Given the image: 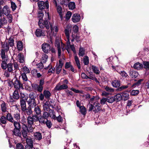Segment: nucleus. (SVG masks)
Returning <instances> with one entry per match:
<instances>
[{"label": "nucleus", "instance_id": "f3484780", "mask_svg": "<svg viewBox=\"0 0 149 149\" xmlns=\"http://www.w3.org/2000/svg\"><path fill=\"white\" fill-rule=\"evenodd\" d=\"M7 112L8 113L6 116L7 120L10 122L13 123V124H14V122H17L14 120V118L11 113H9L8 111H7Z\"/></svg>", "mask_w": 149, "mask_h": 149}, {"label": "nucleus", "instance_id": "0e129e2a", "mask_svg": "<svg viewBox=\"0 0 149 149\" xmlns=\"http://www.w3.org/2000/svg\"><path fill=\"white\" fill-rule=\"evenodd\" d=\"M7 70L9 72H11L13 70V65L12 63H9L7 65Z\"/></svg>", "mask_w": 149, "mask_h": 149}, {"label": "nucleus", "instance_id": "c9c22d12", "mask_svg": "<svg viewBox=\"0 0 149 149\" xmlns=\"http://www.w3.org/2000/svg\"><path fill=\"white\" fill-rule=\"evenodd\" d=\"M80 111L81 113L83 115L85 116L86 115V110L85 107L83 105L81 106L80 108H79Z\"/></svg>", "mask_w": 149, "mask_h": 149}, {"label": "nucleus", "instance_id": "aec40b11", "mask_svg": "<svg viewBox=\"0 0 149 149\" xmlns=\"http://www.w3.org/2000/svg\"><path fill=\"white\" fill-rule=\"evenodd\" d=\"M129 72L130 75L132 78H136L138 76V72L136 71L130 70Z\"/></svg>", "mask_w": 149, "mask_h": 149}, {"label": "nucleus", "instance_id": "0eeeda50", "mask_svg": "<svg viewBox=\"0 0 149 149\" xmlns=\"http://www.w3.org/2000/svg\"><path fill=\"white\" fill-rule=\"evenodd\" d=\"M13 86L15 89V90L20 91V89H24L23 84L17 78H16L15 80L13 82Z\"/></svg>", "mask_w": 149, "mask_h": 149}, {"label": "nucleus", "instance_id": "2eb2a0df", "mask_svg": "<svg viewBox=\"0 0 149 149\" xmlns=\"http://www.w3.org/2000/svg\"><path fill=\"white\" fill-rule=\"evenodd\" d=\"M27 121L28 123L27 127H28L29 128L32 129L33 127H32V125L34 124V121L33 120V119H32V118H31V116H29L28 117Z\"/></svg>", "mask_w": 149, "mask_h": 149}, {"label": "nucleus", "instance_id": "49530a36", "mask_svg": "<svg viewBox=\"0 0 149 149\" xmlns=\"http://www.w3.org/2000/svg\"><path fill=\"white\" fill-rule=\"evenodd\" d=\"M38 115L34 114L31 117L32 118V119H33V120L35 122H37L38 121H39V120H40V117L39 116H38Z\"/></svg>", "mask_w": 149, "mask_h": 149}, {"label": "nucleus", "instance_id": "4c0bfd02", "mask_svg": "<svg viewBox=\"0 0 149 149\" xmlns=\"http://www.w3.org/2000/svg\"><path fill=\"white\" fill-rule=\"evenodd\" d=\"M59 64L58 65L56 64V68L57 69H60L61 70L62 68L63 64L62 59H60L59 61Z\"/></svg>", "mask_w": 149, "mask_h": 149}, {"label": "nucleus", "instance_id": "20e7f679", "mask_svg": "<svg viewBox=\"0 0 149 149\" xmlns=\"http://www.w3.org/2000/svg\"><path fill=\"white\" fill-rule=\"evenodd\" d=\"M101 110L100 104L98 102H94L93 104H90L88 111H90L93 110V111L95 113H99Z\"/></svg>", "mask_w": 149, "mask_h": 149}, {"label": "nucleus", "instance_id": "e433bc0d", "mask_svg": "<svg viewBox=\"0 0 149 149\" xmlns=\"http://www.w3.org/2000/svg\"><path fill=\"white\" fill-rule=\"evenodd\" d=\"M13 117L15 119L17 122L19 121L20 119V113L18 112H15L13 114Z\"/></svg>", "mask_w": 149, "mask_h": 149}, {"label": "nucleus", "instance_id": "ddd939ff", "mask_svg": "<svg viewBox=\"0 0 149 149\" xmlns=\"http://www.w3.org/2000/svg\"><path fill=\"white\" fill-rule=\"evenodd\" d=\"M68 88L67 85L63 84L60 85L59 84H57L54 88V90L60 91L61 90L66 89Z\"/></svg>", "mask_w": 149, "mask_h": 149}, {"label": "nucleus", "instance_id": "2f4dec72", "mask_svg": "<svg viewBox=\"0 0 149 149\" xmlns=\"http://www.w3.org/2000/svg\"><path fill=\"white\" fill-rule=\"evenodd\" d=\"M17 46L18 51H22L23 49V43L21 41H19L17 43Z\"/></svg>", "mask_w": 149, "mask_h": 149}, {"label": "nucleus", "instance_id": "4be33fe9", "mask_svg": "<svg viewBox=\"0 0 149 149\" xmlns=\"http://www.w3.org/2000/svg\"><path fill=\"white\" fill-rule=\"evenodd\" d=\"M47 15L48 19H45L43 23L44 24L46 29H49V27L48 24V22H49L48 20H50V19L49 16V12H47Z\"/></svg>", "mask_w": 149, "mask_h": 149}, {"label": "nucleus", "instance_id": "9b49d317", "mask_svg": "<svg viewBox=\"0 0 149 149\" xmlns=\"http://www.w3.org/2000/svg\"><path fill=\"white\" fill-rule=\"evenodd\" d=\"M35 34L37 37L44 36H45V31L40 29H38L36 30Z\"/></svg>", "mask_w": 149, "mask_h": 149}, {"label": "nucleus", "instance_id": "a211bd4d", "mask_svg": "<svg viewBox=\"0 0 149 149\" xmlns=\"http://www.w3.org/2000/svg\"><path fill=\"white\" fill-rule=\"evenodd\" d=\"M53 3L56 7L57 12L58 14L61 13H63L62 9L61 6L59 5H58L57 3L56 0H54L53 1Z\"/></svg>", "mask_w": 149, "mask_h": 149}, {"label": "nucleus", "instance_id": "412c9836", "mask_svg": "<svg viewBox=\"0 0 149 149\" xmlns=\"http://www.w3.org/2000/svg\"><path fill=\"white\" fill-rule=\"evenodd\" d=\"M2 12L6 15H8L10 12L9 8L7 5L4 6L2 9Z\"/></svg>", "mask_w": 149, "mask_h": 149}, {"label": "nucleus", "instance_id": "473e14b6", "mask_svg": "<svg viewBox=\"0 0 149 149\" xmlns=\"http://www.w3.org/2000/svg\"><path fill=\"white\" fill-rule=\"evenodd\" d=\"M85 54V49L83 47H81L79 49L78 55L79 56L83 57Z\"/></svg>", "mask_w": 149, "mask_h": 149}, {"label": "nucleus", "instance_id": "864d4df0", "mask_svg": "<svg viewBox=\"0 0 149 149\" xmlns=\"http://www.w3.org/2000/svg\"><path fill=\"white\" fill-rule=\"evenodd\" d=\"M34 111L35 112L37 115H39L41 113V110L38 106L35 107L34 109Z\"/></svg>", "mask_w": 149, "mask_h": 149}, {"label": "nucleus", "instance_id": "a878e982", "mask_svg": "<svg viewBox=\"0 0 149 149\" xmlns=\"http://www.w3.org/2000/svg\"><path fill=\"white\" fill-rule=\"evenodd\" d=\"M71 28L70 26H68L65 30V33L66 37H70V33L71 32Z\"/></svg>", "mask_w": 149, "mask_h": 149}, {"label": "nucleus", "instance_id": "338daca9", "mask_svg": "<svg viewBox=\"0 0 149 149\" xmlns=\"http://www.w3.org/2000/svg\"><path fill=\"white\" fill-rule=\"evenodd\" d=\"M104 88L106 91L109 92H113L114 91V89L107 86H104Z\"/></svg>", "mask_w": 149, "mask_h": 149}, {"label": "nucleus", "instance_id": "5fc2aeb1", "mask_svg": "<svg viewBox=\"0 0 149 149\" xmlns=\"http://www.w3.org/2000/svg\"><path fill=\"white\" fill-rule=\"evenodd\" d=\"M107 102L109 103H111L115 101L114 97H107Z\"/></svg>", "mask_w": 149, "mask_h": 149}, {"label": "nucleus", "instance_id": "6ab92c4d", "mask_svg": "<svg viewBox=\"0 0 149 149\" xmlns=\"http://www.w3.org/2000/svg\"><path fill=\"white\" fill-rule=\"evenodd\" d=\"M143 67V65L139 62L135 63L133 66V68L134 69L138 70L142 69Z\"/></svg>", "mask_w": 149, "mask_h": 149}, {"label": "nucleus", "instance_id": "052dcab7", "mask_svg": "<svg viewBox=\"0 0 149 149\" xmlns=\"http://www.w3.org/2000/svg\"><path fill=\"white\" fill-rule=\"evenodd\" d=\"M70 90L76 93H80L81 94H83V91L77 90L73 87L71 88H70Z\"/></svg>", "mask_w": 149, "mask_h": 149}, {"label": "nucleus", "instance_id": "3c124183", "mask_svg": "<svg viewBox=\"0 0 149 149\" xmlns=\"http://www.w3.org/2000/svg\"><path fill=\"white\" fill-rule=\"evenodd\" d=\"M2 48H3V49H4L6 52H7L9 48V44L6 42L5 44H4L2 45Z\"/></svg>", "mask_w": 149, "mask_h": 149}, {"label": "nucleus", "instance_id": "69168bd1", "mask_svg": "<svg viewBox=\"0 0 149 149\" xmlns=\"http://www.w3.org/2000/svg\"><path fill=\"white\" fill-rule=\"evenodd\" d=\"M79 31V27L77 25H75L73 26L72 31L74 33H77Z\"/></svg>", "mask_w": 149, "mask_h": 149}, {"label": "nucleus", "instance_id": "ea45409f", "mask_svg": "<svg viewBox=\"0 0 149 149\" xmlns=\"http://www.w3.org/2000/svg\"><path fill=\"white\" fill-rule=\"evenodd\" d=\"M14 37L12 36L9 38V42L8 44L10 47H13L14 45Z\"/></svg>", "mask_w": 149, "mask_h": 149}, {"label": "nucleus", "instance_id": "79ce46f5", "mask_svg": "<svg viewBox=\"0 0 149 149\" xmlns=\"http://www.w3.org/2000/svg\"><path fill=\"white\" fill-rule=\"evenodd\" d=\"M68 7L71 10H73L75 8V3L74 2H71L68 4Z\"/></svg>", "mask_w": 149, "mask_h": 149}, {"label": "nucleus", "instance_id": "9d476101", "mask_svg": "<svg viewBox=\"0 0 149 149\" xmlns=\"http://www.w3.org/2000/svg\"><path fill=\"white\" fill-rule=\"evenodd\" d=\"M111 81V84L113 87L118 88L120 87V80L114 78Z\"/></svg>", "mask_w": 149, "mask_h": 149}, {"label": "nucleus", "instance_id": "423d86ee", "mask_svg": "<svg viewBox=\"0 0 149 149\" xmlns=\"http://www.w3.org/2000/svg\"><path fill=\"white\" fill-rule=\"evenodd\" d=\"M28 127L26 125L24 124V126L22 127V130L21 131L22 135L24 139L27 137L28 132L31 133L33 131L32 129L31 128H29V130Z\"/></svg>", "mask_w": 149, "mask_h": 149}, {"label": "nucleus", "instance_id": "e2e57ef3", "mask_svg": "<svg viewBox=\"0 0 149 149\" xmlns=\"http://www.w3.org/2000/svg\"><path fill=\"white\" fill-rule=\"evenodd\" d=\"M72 15V13L70 11H68L67 12L65 15V18L67 20H68L70 19Z\"/></svg>", "mask_w": 149, "mask_h": 149}, {"label": "nucleus", "instance_id": "de8ad7c7", "mask_svg": "<svg viewBox=\"0 0 149 149\" xmlns=\"http://www.w3.org/2000/svg\"><path fill=\"white\" fill-rule=\"evenodd\" d=\"M83 62L85 65H87L89 63V58L87 56H86L84 57Z\"/></svg>", "mask_w": 149, "mask_h": 149}, {"label": "nucleus", "instance_id": "58836bf2", "mask_svg": "<svg viewBox=\"0 0 149 149\" xmlns=\"http://www.w3.org/2000/svg\"><path fill=\"white\" fill-rule=\"evenodd\" d=\"M38 17L39 18V20H42V18L44 16V12L43 10H40L38 12Z\"/></svg>", "mask_w": 149, "mask_h": 149}, {"label": "nucleus", "instance_id": "39448f33", "mask_svg": "<svg viewBox=\"0 0 149 149\" xmlns=\"http://www.w3.org/2000/svg\"><path fill=\"white\" fill-rule=\"evenodd\" d=\"M37 4L39 10H43L45 9L49 10V4L48 0L45 2L42 1H38Z\"/></svg>", "mask_w": 149, "mask_h": 149}, {"label": "nucleus", "instance_id": "1a4fd4ad", "mask_svg": "<svg viewBox=\"0 0 149 149\" xmlns=\"http://www.w3.org/2000/svg\"><path fill=\"white\" fill-rule=\"evenodd\" d=\"M40 120H39L40 123H44L45 122V120H48L49 117V115L47 112L44 111L42 115L39 116Z\"/></svg>", "mask_w": 149, "mask_h": 149}, {"label": "nucleus", "instance_id": "b1692460", "mask_svg": "<svg viewBox=\"0 0 149 149\" xmlns=\"http://www.w3.org/2000/svg\"><path fill=\"white\" fill-rule=\"evenodd\" d=\"M26 139V142L27 144L26 146L33 147V139L27 138Z\"/></svg>", "mask_w": 149, "mask_h": 149}, {"label": "nucleus", "instance_id": "7ed1b4c3", "mask_svg": "<svg viewBox=\"0 0 149 149\" xmlns=\"http://www.w3.org/2000/svg\"><path fill=\"white\" fill-rule=\"evenodd\" d=\"M24 97V96H21L20 103L21 110L22 111L26 113L27 115L30 116L31 114V113L29 111H28V107L27 108L26 107V101L27 100V98L24 99L23 98Z\"/></svg>", "mask_w": 149, "mask_h": 149}, {"label": "nucleus", "instance_id": "4d7b16f0", "mask_svg": "<svg viewBox=\"0 0 149 149\" xmlns=\"http://www.w3.org/2000/svg\"><path fill=\"white\" fill-rule=\"evenodd\" d=\"M48 56L46 54H44L42 55V60L43 63H45L46 62L48 58Z\"/></svg>", "mask_w": 149, "mask_h": 149}, {"label": "nucleus", "instance_id": "680f3d73", "mask_svg": "<svg viewBox=\"0 0 149 149\" xmlns=\"http://www.w3.org/2000/svg\"><path fill=\"white\" fill-rule=\"evenodd\" d=\"M21 75L23 82L26 81L28 80V79L26 73H22L21 74Z\"/></svg>", "mask_w": 149, "mask_h": 149}, {"label": "nucleus", "instance_id": "f03ea898", "mask_svg": "<svg viewBox=\"0 0 149 149\" xmlns=\"http://www.w3.org/2000/svg\"><path fill=\"white\" fill-rule=\"evenodd\" d=\"M14 128L11 131V134L13 137L21 138L22 134L21 132V126L19 122H14L13 125Z\"/></svg>", "mask_w": 149, "mask_h": 149}, {"label": "nucleus", "instance_id": "f257e3e1", "mask_svg": "<svg viewBox=\"0 0 149 149\" xmlns=\"http://www.w3.org/2000/svg\"><path fill=\"white\" fill-rule=\"evenodd\" d=\"M29 100L27 101L29 105L28 107V111L30 112L31 114L32 113L31 110V108H33L35 107L37 104L35 100L36 98V94L34 92H31L29 94Z\"/></svg>", "mask_w": 149, "mask_h": 149}, {"label": "nucleus", "instance_id": "774afa93", "mask_svg": "<svg viewBox=\"0 0 149 149\" xmlns=\"http://www.w3.org/2000/svg\"><path fill=\"white\" fill-rule=\"evenodd\" d=\"M11 7L12 8V10L13 11H14L16 9L17 6H16L15 3L13 1H11Z\"/></svg>", "mask_w": 149, "mask_h": 149}, {"label": "nucleus", "instance_id": "13d9d810", "mask_svg": "<svg viewBox=\"0 0 149 149\" xmlns=\"http://www.w3.org/2000/svg\"><path fill=\"white\" fill-rule=\"evenodd\" d=\"M44 124H45L47 125V126L49 128H50L52 125L51 121L50 120H47L46 121H45V122L44 123H43Z\"/></svg>", "mask_w": 149, "mask_h": 149}, {"label": "nucleus", "instance_id": "4468645a", "mask_svg": "<svg viewBox=\"0 0 149 149\" xmlns=\"http://www.w3.org/2000/svg\"><path fill=\"white\" fill-rule=\"evenodd\" d=\"M80 19V16L79 14L75 13L73 15L72 19L74 23H76L79 21Z\"/></svg>", "mask_w": 149, "mask_h": 149}, {"label": "nucleus", "instance_id": "37998d69", "mask_svg": "<svg viewBox=\"0 0 149 149\" xmlns=\"http://www.w3.org/2000/svg\"><path fill=\"white\" fill-rule=\"evenodd\" d=\"M74 59L76 63L77 66L79 69H80L81 68V66L78 57L77 56H74Z\"/></svg>", "mask_w": 149, "mask_h": 149}, {"label": "nucleus", "instance_id": "72a5a7b5", "mask_svg": "<svg viewBox=\"0 0 149 149\" xmlns=\"http://www.w3.org/2000/svg\"><path fill=\"white\" fill-rule=\"evenodd\" d=\"M19 61L22 63H24V55L21 53H20L18 55Z\"/></svg>", "mask_w": 149, "mask_h": 149}, {"label": "nucleus", "instance_id": "5701e85b", "mask_svg": "<svg viewBox=\"0 0 149 149\" xmlns=\"http://www.w3.org/2000/svg\"><path fill=\"white\" fill-rule=\"evenodd\" d=\"M20 91L15 90L13 94L12 97L15 99L16 100H18L19 98V91Z\"/></svg>", "mask_w": 149, "mask_h": 149}, {"label": "nucleus", "instance_id": "6e6d98bb", "mask_svg": "<svg viewBox=\"0 0 149 149\" xmlns=\"http://www.w3.org/2000/svg\"><path fill=\"white\" fill-rule=\"evenodd\" d=\"M139 92L138 90H132L131 92V95L132 96L137 95L139 93Z\"/></svg>", "mask_w": 149, "mask_h": 149}, {"label": "nucleus", "instance_id": "393cba45", "mask_svg": "<svg viewBox=\"0 0 149 149\" xmlns=\"http://www.w3.org/2000/svg\"><path fill=\"white\" fill-rule=\"evenodd\" d=\"M34 136L36 139L39 141L41 140L42 139L41 133L39 132H36L34 133Z\"/></svg>", "mask_w": 149, "mask_h": 149}, {"label": "nucleus", "instance_id": "7c9ffc66", "mask_svg": "<svg viewBox=\"0 0 149 149\" xmlns=\"http://www.w3.org/2000/svg\"><path fill=\"white\" fill-rule=\"evenodd\" d=\"M16 144V146H15V149H24V146L23 144L21 143H17L15 142Z\"/></svg>", "mask_w": 149, "mask_h": 149}, {"label": "nucleus", "instance_id": "603ef678", "mask_svg": "<svg viewBox=\"0 0 149 149\" xmlns=\"http://www.w3.org/2000/svg\"><path fill=\"white\" fill-rule=\"evenodd\" d=\"M131 105L132 101L128 100V101L126 107V111L128 113V112H130V110L129 109L130 107V106H131Z\"/></svg>", "mask_w": 149, "mask_h": 149}, {"label": "nucleus", "instance_id": "f704fd0d", "mask_svg": "<svg viewBox=\"0 0 149 149\" xmlns=\"http://www.w3.org/2000/svg\"><path fill=\"white\" fill-rule=\"evenodd\" d=\"M8 60V59H4L3 60L2 63L1 64V67L3 70H5L7 67V61Z\"/></svg>", "mask_w": 149, "mask_h": 149}, {"label": "nucleus", "instance_id": "a18cd8bd", "mask_svg": "<svg viewBox=\"0 0 149 149\" xmlns=\"http://www.w3.org/2000/svg\"><path fill=\"white\" fill-rule=\"evenodd\" d=\"M1 110L2 112H6V111L7 107H6V103L3 101L2 103L1 104Z\"/></svg>", "mask_w": 149, "mask_h": 149}, {"label": "nucleus", "instance_id": "f8f14e48", "mask_svg": "<svg viewBox=\"0 0 149 149\" xmlns=\"http://www.w3.org/2000/svg\"><path fill=\"white\" fill-rule=\"evenodd\" d=\"M55 46L57 47L58 58L61 56V50L60 45V40L59 39H56L55 42Z\"/></svg>", "mask_w": 149, "mask_h": 149}, {"label": "nucleus", "instance_id": "09e8293b", "mask_svg": "<svg viewBox=\"0 0 149 149\" xmlns=\"http://www.w3.org/2000/svg\"><path fill=\"white\" fill-rule=\"evenodd\" d=\"M7 119L6 116H2L0 119V121L1 123L3 124H5L6 123Z\"/></svg>", "mask_w": 149, "mask_h": 149}, {"label": "nucleus", "instance_id": "6e6552de", "mask_svg": "<svg viewBox=\"0 0 149 149\" xmlns=\"http://www.w3.org/2000/svg\"><path fill=\"white\" fill-rule=\"evenodd\" d=\"M41 48L44 53L47 54L50 51L51 47L49 44L44 43L42 44Z\"/></svg>", "mask_w": 149, "mask_h": 149}, {"label": "nucleus", "instance_id": "c85d7f7f", "mask_svg": "<svg viewBox=\"0 0 149 149\" xmlns=\"http://www.w3.org/2000/svg\"><path fill=\"white\" fill-rule=\"evenodd\" d=\"M131 83H128L127 85H123L118 88L117 91H121L126 89L128 88H130Z\"/></svg>", "mask_w": 149, "mask_h": 149}, {"label": "nucleus", "instance_id": "c03bdc74", "mask_svg": "<svg viewBox=\"0 0 149 149\" xmlns=\"http://www.w3.org/2000/svg\"><path fill=\"white\" fill-rule=\"evenodd\" d=\"M92 69L94 73L96 74H99L100 73V71L99 70L98 68L96 66L92 65Z\"/></svg>", "mask_w": 149, "mask_h": 149}, {"label": "nucleus", "instance_id": "8fccbe9b", "mask_svg": "<svg viewBox=\"0 0 149 149\" xmlns=\"http://www.w3.org/2000/svg\"><path fill=\"white\" fill-rule=\"evenodd\" d=\"M143 68L146 69H149V61H144L143 62Z\"/></svg>", "mask_w": 149, "mask_h": 149}, {"label": "nucleus", "instance_id": "bf43d9fd", "mask_svg": "<svg viewBox=\"0 0 149 149\" xmlns=\"http://www.w3.org/2000/svg\"><path fill=\"white\" fill-rule=\"evenodd\" d=\"M119 73L121 75L123 78H126L128 76L127 73L124 71H120Z\"/></svg>", "mask_w": 149, "mask_h": 149}, {"label": "nucleus", "instance_id": "c756f323", "mask_svg": "<svg viewBox=\"0 0 149 149\" xmlns=\"http://www.w3.org/2000/svg\"><path fill=\"white\" fill-rule=\"evenodd\" d=\"M114 97L115 101H116V102H118L121 100H123L121 94H117L115 95Z\"/></svg>", "mask_w": 149, "mask_h": 149}, {"label": "nucleus", "instance_id": "cd10ccee", "mask_svg": "<svg viewBox=\"0 0 149 149\" xmlns=\"http://www.w3.org/2000/svg\"><path fill=\"white\" fill-rule=\"evenodd\" d=\"M43 93L45 95V97L46 99L48 100L49 99L51 94L50 92L48 90H44Z\"/></svg>", "mask_w": 149, "mask_h": 149}, {"label": "nucleus", "instance_id": "bb28decb", "mask_svg": "<svg viewBox=\"0 0 149 149\" xmlns=\"http://www.w3.org/2000/svg\"><path fill=\"white\" fill-rule=\"evenodd\" d=\"M48 114L49 116L54 119H55L56 116L55 115V112L53 110L49 109Z\"/></svg>", "mask_w": 149, "mask_h": 149}, {"label": "nucleus", "instance_id": "a19ab883", "mask_svg": "<svg viewBox=\"0 0 149 149\" xmlns=\"http://www.w3.org/2000/svg\"><path fill=\"white\" fill-rule=\"evenodd\" d=\"M5 51H6L4 49H2L1 50V52L0 54V55L2 60L8 59L6 57L5 53Z\"/></svg>", "mask_w": 149, "mask_h": 149}, {"label": "nucleus", "instance_id": "dca6fc26", "mask_svg": "<svg viewBox=\"0 0 149 149\" xmlns=\"http://www.w3.org/2000/svg\"><path fill=\"white\" fill-rule=\"evenodd\" d=\"M129 92L128 91H125L121 93L122 100L124 101L128 100L129 98Z\"/></svg>", "mask_w": 149, "mask_h": 149}]
</instances>
